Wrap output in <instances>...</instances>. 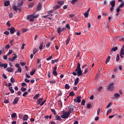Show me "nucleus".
<instances>
[{
	"label": "nucleus",
	"mask_w": 124,
	"mask_h": 124,
	"mask_svg": "<svg viewBox=\"0 0 124 124\" xmlns=\"http://www.w3.org/2000/svg\"><path fill=\"white\" fill-rule=\"evenodd\" d=\"M51 111L52 113L54 114V115H57V112L56 111V110H55V109H51Z\"/></svg>",
	"instance_id": "nucleus-27"
},
{
	"label": "nucleus",
	"mask_w": 124,
	"mask_h": 124,
	"mask_svg": "<svg viewBox=\"0 0 124 124\" xmlns=\"http://www.w3.org/2000/svg\"><path fill=\"white\" fill-rule=\"evenodd\" d=\"M12 52H13V51L12 50H10L8 53V54H7V56H9V55H11V53H12Z\"/></svg>",
	"instance_id": "nucleus-48"
},
{
	"label": "nucleus",
	"mask_w": 124,
	"mask_h": 124,
	"mask_svg": "<svg viewBox=\"0 0 124 124\" xmlns=\"http://www.w3.org/2000/svg\"><path fill=\"white\" fill-rule=\"evenodd\" d=\"M66 28L68 30H70V26L69 25V24H66Z\"/></svg>",
	"instance_id": "nucleus-55"
},
{
	"label": "nucleus",
	"mask_w": 124,
	"mask_h": 124,
	"mask_svg": "<svg viewBox=\"0 0 124 124\" xmlns=\"http://www.w3.org/2000/svg\"><path fill=\"white\" fill-rule=\"evenodd\" d=\"M68 113L71 114V113H72V112H73V110H74V106H72V105H70L69 107H68Z\"/></svg>",
	"instance_id": "nucleus-6"
},
{
	"label": "nucleus",
	"mask_w": 124,
	"mask_h": 124,
	"mask_svg": "<svg viewBox=\"0 0 124 124\" xmlns=\"http://www.w3.org/2000/svg\"><path fill=\"white\" fill-rule=\"evenodd\" d=\"M36 53H37V49H36V48H34L33 50V54L35 55Z\"/></svg>",
	"instance_id": "nucleus-31"
},
{
	"label": "nucleus",
	"mask_w": 124,
	"mask_h": 124,
	"mask_svg": "<svg viewBox=\"0 0 124 124\" xmlns=\"http://www.w3.org/2000/svg\"><path fill=\"white\" fill-rule=\"evenodd\" d=\"M23 4H24V1H22L20 3H18L17 4V7H20L22 6Z\"/></svg>",
	"instance_id": "nucleus-25"
},
{
	"label": "nucleus",
	"mask_w": 124,
	"mask_h": 124,
	"mask_svg": "<svg viewBox=\"0 0 124 124\" xmlns=\"http://www.w3.org/2000/svg\"><path fill=\"white\" fill-rule=\"evenodd\" d=\"M5 48L6 49H9V48H10V46H9V45H6Z\"/></svg>",
	"instance_id": "nucleus-61"
},
{
	"label": "nucleus",
	"mask_w": 124,
	"mask_h": 124,
	"mask_svg": "<svg viewBox=\"0 0 124 124\" xmlns=\"http://www.w3.org/2000/svg\"><path fill=\"white\" fill-rule=\"evenodd\" d=\"M64 3V2L63 1H59L58 2V4H60V5H62Z\"/></svg>",
	"instance_id": "nucleus-30"
},
{
	"label": "nucleus",
	"mask_w": 124,
	"mask_h": 124,
	"mask_svg": "<svg viewBox=\"0 0 124 124\" xmlns=\"http://www.w3.org/2000/svg\"><path fill=\"white\" fill-rule=\"evenodd\" d=\"M25 82H26V83H30V80L28 79V78H25L24 79Z\"/></svg>",
	"instance_id": "nucleus-58"
},
{
	"label": "nucleus",
	"mask_w": 124,
	"mask_h": 124,
	"mask_svg": "<svg viewBox=\"0 0 124 124\" xmlns=\"http://www.w3.org/2000/svg\"><path fill=\"white\" fill-rule=\"evenodd\" d=\"M4 33L6 35H8V34H9V32L8 31H5L4 32Z\"/></svg>",
	"instance_id": "nucleus-59"
},
{
	"label": "nucleus",
	"mask_w": 124,
	"mask_h": 124,
	"mask_svg": "<svg viewBox=\"0 0 124 124\" xmlns=\"http://www.w3.org/2000/svg\"><path fill=\"white\" fill-rule=\"evenodd\" d=\"M69 41H70V36H68V38L66 40V45H67L69 43Z\"/></svg>",
	"instance_id": "nucleus-22"
},
{
	"label": "nucleus",
	"mask_w": 124,
	"mask_h": 124,
	"mask_svg": "<svg viewBox=\"0 0 124 124\" xmlns=\"http://www.w3.org/2000/svg\"><path fill=\"white\" fill-rule=\"evenodd\" d=\"M13 56H13L12 58L9 59V60L11 62H14V61H15V60L17 59V56H16V54H13Z\"/></svg>",
	"instance_id": "nucleus-10"
},
{
	"label": "nucleus",
	"mask_w": 124,
	"mask_h": 124,
	"mask_svg": "<svg viewBox=\"0 0 124 124\" xmlns=\"http://www.w3.org/2000/svg\"><path fill=\"white\" fill-rule=\"evenodd\" d=\"M69 115H70V114L69 113H68V112H64L63 115L61 116V118H62V119H67V118H68V117H69Z\"/></svg>",
	"instance_id": "nucleus-4"
},
{
	"label": "nucleus",
	"mask_w": 124,
	"mask_h": 124,
	"mask_svg": "<svg viewBox=\"0 0 124 124\" xmlns=\"http://www.w3.org/2000/svg\"><path fill=\"white\" fill-rule=\"evenodd\" d=\"M28 31V29H24L22 30V32H27Z\"/></svg>",
	"instance_id": "nucleus-60"
},
{
	"label": "nucleus",
	"mask_w": 124,
	"mask_h": 124,
	"mask_svg": "<svg viewBox=\"0 0 124 124\" xmlns=\"http://www.w3.org/2000/svg\"><path fill=\"white\" fill-rule=\"evenodd\" d=\"M26 46V44L23 43L22 44V47H21V49L22 50H24V49H25V46Z\"/></svg>",
	"instance_id": "nucleus-50"
},
{
	"label": "nucleus",
	"mask_w": 124,
	"mask_h": 124,
	"mask_svg": "<svg viewBox=\"0 0 124 124\" xmlns=\"http://www.w3.org/2000/svg\"><path fill=\"white\" fill-rule=\"evenodd\" d=\"M16 113H14L11 115V118H12L13 119H14V118H16Z\"/></svg>",
	"instance_id": "nucleus-38"
},
{
	"label": "nucleus",
	"mask_w": 124,
	"mask_h": 124,
	"mask_svg": "<svg viewBox=\"0 0 124 124\" xmlns=\"http://www.w3.org/2000/svg\"><path fill=\"white\" fill-rule=\"evenodd\" d=\"M74 102H78V103H80V102H81V96H77L76 98L74 99Z\"/></svg>",
	"instance_id": "nucleus-7"
},
{
	"label": "nucleus",
	"mask_w": 124,
	"mask_h": 124,
	"mask_svg": "<svg viewBox=\"0 0 124 124\" xmlns=\"http://www.w3.org/2000/svg\"><path fill=\"white\" fill-rule=\"evenodd\" d=\"M41 8H42V4H41V3H39L36 7L37 11H40V10H41Z\"/></svg>",
	"instance_id": "nucleus-9"
},
{
	"label": "nucleus",
	"mask_w": 124,
	"mask_h": 124,
	"mask_svg": "<svg viewBox=\"0 0 124 124\" xmlns=\"http://www.w3.org/2000/svg\"><path fill=\"white\" fill-rule=\"evenodd\" d=\"M115 116H116V114L112 115H109L108 116V118H109V119H113V118H114V117H115Z\"/></svg>",
	"instance_id": "nucleus-47"
},
{
	"label": "nucleus",
	"mask_w": 124,
	"mask_h": 124,
	"mask_svg": "<svg viewBox=\"0 0 124 124\" xmlns=\"http://www.w3.org/2000/svg\"><path fill=\"white\" fill-rule=\"evenodd\" d=\"M39 97V94H36L33 97V99H37Z\"/></svg>",
	"instance_id": "nucleus-28"
},
{
	"label": "nucleus",
	"mask_w": 124,
	"mask_h": 124,
	"mask_svg": "<svg viewBox=\"0 0 124 124\" xmlns=\"http://www.w3.org/2000/svg\"><path fill=\"white\" fill-rule=\"evenodd\" d=\"M28 92H25L23 94H22V96H26V95H28Z\"/></svg>",
	"instance_id": "nucleus-46"
},
{
	"label": "nucleus",
	"mask_w": 124,
	"mask_h": 124,
	"mask_svg": "<svg viewBox=\"0 0 124 124\" xmlns=\"http://www.w3.org/2000/svg\"><path fill=\"white\" fill-rule=\"evenodd\" d=\"M52 56H49L48 58L46 59V61H51L52 60Z\"/></svg>",
	"instance_id": "nucleus-54"
},
{
	"label": "nucleus",
	"mask_w": 124,
	"mask_h": 124,
	"mask_svg": "<svg viewBox=\"0 0 124 124\" xmlns=\"http://www.w3.org/2000/svg\"><path fill=\"white\" fill-rule=\"evenodd\" d=\"M61 7V5H56L53 7V9L54 10H57V9H59Z\"/></svg>",
	"instance_id": "nucleus-18"
},
{
	"label": "nucleus",
	"mask_w": 124,
	"mask_h": 124,
	"mask_svg": "<svg viewBox=\"0 0 124 124\" xmlns=\"http://www.w3.org/2000/svg\"><path fill=\"white\" fill-rule=\"evenodd\" d=\"M17 72H20V73H21L22 72V69H21L20 67H19L17 69V71H16L15 72V73H17Z\"/></svg>",
	"instance_id": "nucleus-33"
},
{
	"label": "nucleus",
	"mask_w": 124,
	"mask_h": 124,
	"mask_svg": "<svg viewBox=\"0 0 124 124\" xmlns=\"http://www.w3.org/2000/svg\"><path fill=\"white\" fill-rule=\"evenodd\" d=\"M120 54L121 55H124V48H121Z\"/></svg>",
	"instance_id": "nucleus-36"
},
{
	"label": "nucleus",
	"mask_w": 124,
	"mask_h": 124,
	"mask_svg": "<svg viewBox=\"0 0 124 124\" xmlns=\"http://www.w3.org/2000/svg\"><path fill=\"white\" fill-rule=\"evenodd\" d=\"M10 81H11V83H15V79H14V78H11Z\"/></svg>",
	"instance_id": "nucleus-44"
},
{
	"label": "nucleus",
	"mask_w": 124,
	"mask_h": 124,
	"mask_svg": "<svg viewBox=\"0 0 124 124\" xmlns=\"http://www.w3.org/2000/svg\"><path fill=\"white\" fill-rule=\"evenodd\" d=\"M18 101H19V98L18 97H16L14 99L13 104L14 105H16V104L18 103Z\"/></svg>",
	"instance_id": "nucleus-12"
},
{
	"label": "nucleus",
	"mask_w": 124,
	"mask_h": 124,
	"mask_svg": "<svg viewBox=\"0 0 124 124\" xmlns=\"http://www.w3.org/2000/svg\"><path fill=\"white\" fill-rule=\"evenodd\" d=\"M49 83H51V84H56V81L55 80H52L49 81Z\"/></svg>",
	"instance_id": "nucleus-49"
},
{
	"label": "nucleus",
	"mask_w": 124,
	"mask_h": 124,
	"mask_svg": "<svg viewBox=\"0 0 124 124\" xmlns=\"http://www.w3.org/2000/svg\"><path fill=\"white\" fill-rule=\"evenodd\" d=\"M13 9H14V10H15V11H16V12H17V10H19V12H21V9L18 8V7H16V5H13Z\"/></svg>",
	"instance_id": "nucleus-11"
},
{
	"label": "nucleus",
	"mask_w": 124,
	"mask_h": 124,
	"mask_svg": "<svg viewBox=\"0 0 124 124\" xmlns=\"http://www.w3.org/2000/svg\"><path fill=\"white\" fill-rule=\"evenodd\" d=\"M2 76L4 79H7V77L5 75V74H3Z\"/></svg>",
	"instance_id": "nucleus-57"
},
{
	"label": "nucleus",
	"mask_w": 124,
	"mask_h": 124,
	"mask_svg": "<svg viewBox=\"0 0 124 124\" xmlns=\"http://www.w3.org/2000/svg\"><path fill=\"white\" fill-rule=\"evenodd\" d=\"M116 61H117V62H119V61H120V55H119V54L117 55Z\"/></svg>",
	"instance_id": "nucleus-40"
},
{
	"label": "nucleus",
	"mask_w": 124,
	"mask_h": 124,
	"mask_svg": "<svg viewBox=\"0 0 124 124\" xmlns=\"http://www.w3.org/2000/svg\"><path fill=\"white\" fill-rule=\"evenodd\" d=\"M8 30L10 31L11 34H14V32L17 31V30H15L14 27H11L10 28H9Z\"/></svg>",
	"instance_id": "nucleus-5"
},
{
	"label": "nucleus",
	"mask_w": 124,
	"mask_h": 124,
	"mask_svg": "<svg viewBox=\"0 0 124 124\" xmlns=\"http://www.w3.org/2000/svg\"><path fill=\"white\" fill-rule=\"evenodd\" d=\"M50 43H48L47 44H46V47H47V48H49V47H50Z\"/></svg>",
	"instance_id": "nucleus-63"
},
{
	"label": "nucleus",
	"mask_w": 124,
	"mask_h": 124,
	"mask_svg": "<svg viewBox=\"0 0 124 124\" xmlns=\"http://www.w3.org/2000/svg\"><path fill=\"white\" fill-rule=\"evenodd\" d=\"M16 35H17V36H19L20 35V31H19V30H16Z\"/></svg>",
	"instance_id": "nucleus-62"
},
{
	"label": "nucleus",
	"mask_w": 124,
	"mask_h": 124,
	"mask_svg": "<svg viewBox=\"0 0 124 124\" xmlns=\"http://www.w3.org/2000/svg\"><path fill=\"white\" fill-rule=\"evenodd\" d=\"M78 82H79V78H77L74 82L75 86H77Z\"/></svg>",
	"instance_id": "nucleus-16"
},
{
	"label": "nucleus",
	"mask_w": 124,
	"mask_h": 124,
	"mask_svg": "<svg viewBox=\"0 0 124 124\" xmlns=\"http://www.w3.org/2000/svg\"><path fill=\"white\" fill-rule=\"evenodd\" d=\"M84 17L85 18H88V17H89V14H88V13H84Z\"/></svg>",
	"instance_id": "nucleus-43"
},
{
	"label": "nucleus",
	"mask_w": 124,
	"mask_h": 124,
	"mask_svg": "<svg viewBox=\"0 0 124 124\" xmlns=\"http://www.w3.org/2000/svg\"><path fill=\"white\" fill-rule=\"evenodd\" d=\"M100 113V108H98L97 109V116H99Z\"/></svg>",
	"instance_id": "nucleus-42"
},
{
	"label": "nucleus",
	"mask_w": 124,
	"mask_h": 124,
	"mask_svg": "<svg viewBox=\"0 0 124 124\" xmlns=\"http://www.w3.org/2000/svg\"><path fill=\"white\" fill-rule=\"evenodd\" d=\"M61 31H62V30H61V27H59L57 29V32L59 33V34H61Z\"/></svg>",
	"instance_id": "nucleus-37"
},
{
	"label": "nucleus",
	"mask_w": 124,
	"mask_h": 124,
	"mask_svg": "<svg viewBox=\"0 0 124 124\" xmlns=\"http://www.w3.org/2000/svg\"><path fill=\"white\" fill-rule=\"evenodd\" d=\"M108 90H109V91H113V90H114V83H111L108 87Z\"/></svg>",
	"instance_id": "nucleus-8"
},
{
	"label": "nucleus",
	"mask_w": 124,
	"mask_h": 124,
	"mask_svg": "<svg viewBox=\"0 0 124 124\" xmlns=\"http://www.w3.org/2000/svg\"><path fill=\"white\" fill-rule=\"evenodd\" d=\"M112 50H113L114 52H116V50H118V47L116 46V47H113Z\"/></svg>",
	"instance_id": "nucleus-45"
},
{
	"label": "nucleus",
	"mask_w": 124,
	"mask_h": 124,
	"mask_svg": "<svg viewBox=\"0 0 124 124\" xmlns=\"http://www.w3.org/2000/svg\"><path fill=\"white\" fill-rule=\"evenodd\" d=\"M75 71V72H73L72 73L74 76H77V75H78V77H79V76L82 75L83 72L82 70H81V64L79 62L78 63V65Z\"/></svg>",
	"instance_id": "nucleus-1"
},
{
	"label": "nucleus",
	"mask_w": 124,
	"mask_h": 124,
	"mask_svg": "<svg viewBox=\"0 0 124 124\" xmlns=\"http://www.w3.org/2000/svg\"><path fill=\"white\" fill-rule=\"evenodd\" d=\"M56 121H62V118L59 115L55 116Z\"/></svg>",
	"instance_id": "nucleus-20"
},
{
	"label": "nucleus",
	"mask_w": 124,
	"mask_h": 124,
	"mask_svg": "<svg viewBox=\"0 0 124 124\" xmlns=\"http://www.w3.org/2000/svg\"><path fill=\"white\" fill-rule=\"evenodd\" d=\"M74 94H75V93H74V92L73 91H72L69 93L70 96H74Z\"/></svg>",
	"instance_id": "nucleus-35"
},
{
	"label": "nucleus",
	"mask_w": 124,
	"mask_h": 124,
	"mask_svg": "<svg viewBox=\"0 0 124 124\" xmlns=\"http://www.w3.org/2000/svg\"><path fill=\"white\" fill-rule=\"evenodd\" d=\"M77 1H78V0H72L71 1V3H72V4H75V3L77 2Z\"/></svg>",
	"instance_id": "nucleus-32"
},
{
	"label": "nucleus",
	"mask_w": 124,
	"mask_h": 124,
	"mask_svg": "<svg viewBox=\"0 0 124 124\" xmlns=\"http://www.w3.org/2000/svg\"><path fill=\"white\" fill-rule=\"evenodd\" d=\"M112 106V103H109L108 105L107 106V108H110Z\"/></svg>",
	"instance_id": "nucleus-52"
},
{
	"label": "nucleus",
	"mask_w": 124,
	"mask_h": 124,
	"mask_svg": "<svg viewBox=\"0 0 124 124\" xmlns=\"http://www.w3.org/2000/svg\"><path fill=\"white\" fill-rule=\"evenodd\" d=\"M52 73L53 75H54V76H57V75H58V73L57 72V71H53Z\"/></svg>",
	"instance_id": "nucleus-39"
},
{
	"label": "nucleus",
	"mask_w": 124,
	"mask_h": 124,
	"mask_svg": "<svg viewBox=\"0 0 124 124\" xmlns=\"http://www.w3.org/2000/svg\"><path fill=\"white\" fill-rule=\"evenodd\" d=\"M10 3V2H9V1H7L4 2V6H8Z\"/></svg>",
	"instance_id": "nucleus-24"
},
{
	"label": "nucleus",
	"mask_w": 124,
	"mask_h": 124,
	"mask_svg": "<svg viewBox=\"0 0 124 124\" xmlns=\"http://www.w3.org/2000/svg\"><path fill=\"white\" fill-rule=\"evenodd\" d=\"M35 69H33L32 71L30 72L31 75H34V74L35 73Z\"/></svg>",
	"instance_id": "nucleus-26"
},
{
	"label": "nucleus",
	"mask_w": 124,
	"mask_h": 124,
	"mask_svg": "<svg viewBox=\"0 0 124 124\" xmlns=\"http://www.w3.org/2000/svg\"><path fill=\"white\" fill-rule=\"evenodd\" d=\"M110 5H111V7H110V11L111 12H113L114 11V7L115 6L116 4V1L115 0H112V1H110Z\"/></svg>",
	"instance_id": "nucleus-3"
},
{
	"label": "nucleus",
	"mask_w": 124,
	"mask_h": 124,
	"mask_svg": "<svg viewBox=\"0 0 124 124\" xmlns=\"http://www.w3.org/2000/svg\"><path fill=\"white\" fill-rule=\"evenodd\" d=\"M85 103H86V100H85V99H83L81 101V105L85 106Z\"/></svg>",
	"instance_id": "nucleus-34"
},
{
	"label": "nucleus",
	"mask_w": 124,
	"mask_h": 124,
	"mask_svg": "<svg viewBox=\"0 0 124 124\" xmlns=\"http://www.w3.org/2000/svg\"><path fill=\"white\" fill-rule=\"evenodd\" d=\"M21 92H26V91H27V88H25L24 87H22L21 88Z\"/></svg>",
	"instance_id": "nucleus-29"
},
{
	"label": "nucleus",
	"mask_w": 124,
	"mask_h": 124,
	"mask_svg": "<svg viewBox=\"0 0 124 124\" xmlns=\"http://www.w3.org/2000/svg\"><path fill=\"white\" fill-rule=\"evenodd\" d=\"M28 119L29 116H28V115H24V116L23 117V121H28Z\"/></svg>",
	"instance_id": "nucleus-15"
},
{
	"label": "nucleus",
	"mask_w": 124,
	"mask_h": 124,
	"mask_svg": "<svg viewBox=\"0 0 124 124\" xmlns=\"http://www.w3.org/2000/svg\"><path fill=\"white\" fill-rule=\"evenodd\" d=\"M110 59H111V57L110 56H108L106 60V63L109 62H110Z\"/></svg>",
	"instance_id": "nucleus-21"
},
{
	"label": "nucleus",
	"mask_w": 124,
	"mask_h": 124,
	"mask_svg": "<svg viewBox=\"0 0 124 124\" xmlns=\"http://www.w3.org/2000/svg\"><path fill=\"white\" fill-rule=\"evenodd\" d=\"M8 64L7 63H4L2 64V63H1V62H0V66H1V67H4V68H6V67H7Z\"/></svg>",
	"instance_id": "nucleus-13"
},
{
	"label": "nucleus",
	"mask_w": 124,
	"mask_h": 124,
	"mask_svg": "<svg viewBox=\"0 0 124 124\" xmlns=\"http://www.w3.org/2000/svg\"><path fill=\"white\" fill-rule=\"evenodd\" d=\"M32 6H33V3H31V4H30L29 5H28V7H29V8H31V7H32Z\"/></svg>",
	"instance_id": "nucleus-53"
},
{
	"label": "nucleus",
	"mask_w": 124,
	"mask_h": 124,
	"mask_svg": "<svg viewBox=\"0 0 124 124\" xmlns=\"http://www.w3.org/2000/svg\"><path fill=\"white\" fill-rule=\"evenodd\" d=\"M43 100V98H40L38 99V100L37 101V104L38 105H39V104L40 105V103H41V102H42Z\"/></svg>",
	"instance_id": "nucleus-17"
},
{
	"label": "nucleus",
	"mask_w": 124,
	"mask_h": 124,
	"mask_svg": "<svg viewBox=\"0 0 124 124\" xmlns=\"http://www.w3.org/2000/svg\"><path fill=\"white\" fill-rule=\"evenodd\" d=\"M13 17V14L12 13H10L9 15V18H12Z\"/></svg>",
	"instance_id": "nucleus-51"
},
{
	"label": "nucleus",
	"mask_w": 124,
	"mask_h": 124,
	"mask_svg": "<svg viewBox=\"0 0 124 124\" xmlns=\"http://www.w3.org/2000/svg\"><path fill=\"white\" fill-rule=\"evenodd\" d=\"M88 73V68H86L85 70H84V74H86V73Z\"/></svg>",
	"instance_id": "nucleus-64"
},
{
	"label": "nucleus",
	"mask_w": 124,
	"mask_h": 124,
	"mask_svg": "<svg viewBox=\"0 0 124 124\" xmlns=\"http://www.w3.org/2000/svg\"><path fill=\"white\" fill-rule=\"evenodd\" d=\"M65 89L66 90H69V89H70V86L68 84H66L65 85Z\"/></svg>",
	"instance_id": "nucleus-23"
},
{
	"label": "nucleus",
	"mask_w": 124,
	"mask_h": 124,
	"mask_svg": "<svg viewBox=\"0 0 124 124\" xmlns=\"http://www.w3.org/2000/svg\"><path fill=\"white\" fill-rule=\"evenodd\" d=\"M114 95L115 98H119V97L121 96V95H120V94H119V93H114Z\"/></svg>",
	"instance_id": "nucleus-19"
},
{
	"label": "nucleus",
	"mask_w": 124,
	"mask_h": 124,
	"mask_svg": "<svg viewBox=\"0 0 124 124\" xmlns=\"http://www.w3.org/2000/svg\"><path fill=\"white\" fill-rule=\"evenodd\" d=\"M35 15V13L27 16L26 18L27 20H29L30 22H33V21H34V18H38V16H39V15Z\"/></svg>",
	"instance_id": "nucleus-2"
},
{
	"label": "nucleus",
	"mask_w": 124,
	"mask_h": 124,
	"mask_svg": "<svg viewBox=\"0 0 124 124\" xmlns=\"http://www.w3.org/2000/svg\"><path fill=\"white\" fill-rule=\"evenodd\" d=\"M4 103H5L6 104H7V103H9V100H5L4 101Z\"/></svg>",
	"instance_id": "nucleus-56"
},
{
	"label": "nucleus",
	"mask_w": 124,
	"mask_h": 124,
	"mask_svg": "<svg viewBox=\"0 0 124 124\" xmlns=\"http://www.w3.org/2000/svg\"><path fill=\"white\" fill-rule=\"evenodd\" d=\"M112 112V108H110L109 109L107 113V115H108V114H110V113H111Z\"/></svg>",
	"instance_id": "nucleus-41"
},
{
	"label": "nucleus",
	"mask_w": 124,
	"mask_h": 124,
	"mask_svg": "<svg viewBox=\"0 0 124 124\" xmlns=\"http://www.w3.org/2000/svg\"><path fill=\"white\" fill-rule=\"evenodd\" d=\"M13 70L14 69L11 67H8L6 69V70L8 71V72H13Z\"/></svg>",
	"instance_id": "nucleus-14"
}]
</instances>
